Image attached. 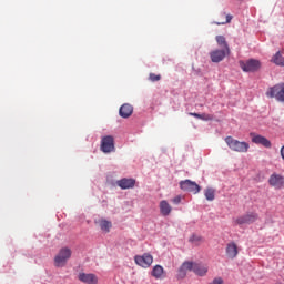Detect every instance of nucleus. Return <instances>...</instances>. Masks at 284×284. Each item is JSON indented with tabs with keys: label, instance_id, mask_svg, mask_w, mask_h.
<instances>
[{
	"label": "nucleus",
	"instance_id": "4468645a",
	"mask_svg": "<svg viewBox=\"0 0 284 284\" xmlns=\"http://www.w3.org/2000/svg\"><path fill=\"white\" fill-rule=\"evenodd\" d=\"M120 116H122V119H130V116H132V112H134V106H132L131 104H122L120 106Z\"/></svg>",
	"mask_w": 284,
	"mask_h": 284
},
{
	"label": "nucleus",
	"instance_id": "6ab92c4d",
	"mask_svg": "<svg viewBox=\"0 0 284 284\" xmlns=\"http://www.w3.org/2000/svg\"><path fill=\"white\" fill-rule=\"evenodd\" d=\"M217 45H220L221 48H224L223 50H225L227 52V54H230V45H227V41H225V37L223 36H217L215 38Z\"/></svg>",
	"mask_w": 284,
	"mask_h": 284
},
{
	"label": "nucleus",
	"instance_id": "f03ea898",
	"mask_svg": "<svg viewBox=\"0 0 284 284\" xmlns=\"http://www.w3.org/2000/svg\"><path fill=\"white\" fill-rule=\"evenodd\" d=\"M266 97L268 99H276L280 103H284V83L275 84L266 91Z\"/></svg>",
	"mask_w": 284,
	"mask_h": 284
},
{
	"label": "nucleus",
	"instance_id": "f257e3e1",
	"mask_svg": "<svg viewBox=\"0 0 284 284\" xmlns=\"http://www.w3.org/2000/svg\"><path fill=\"white\" fill-rule=\"evenodd\" d=\"M225 143L232 152L245 153L250 150V144L247 142H241L232 136H226Z\"/></svg>",
	"mask_w": 284,
	"mask_h": 284
},
{
	"label": "nucleus",
	"instance_id": "a211bd4d",
	"mask_svg": "<svg viewBox=\"0 0 284 284\" xmlns=\"http://www.w3.org/2000/svg\"><path fill=\"white\" fill-rule=\"evenodd\" d=\"M160 212L162 216H170L172 214V205L168 201L163 200L160 202Z\"/></svg>",
	"mask_w": 284,
	"mask_h": 284
},
{
	"label": "nucleus",
	"instance_id": "f3484780",
	"mask_svg": "<svg viewBox=\"0 0 284 284\" xmlns=\"http://www.w3.org/2000/svg\"><path fill=\"white\" fill-rule=\"evenodd\" d=\"M151 276L161 281L162 278H165V270L161 265H155L151 272Z\"/></svg>",
	"mask_w": 284,
	"mask_h": 284
},
{
	"label": "nucleus",
	"instance_id": "39448f33",
	"mask_svg": "<svg viewBox=\"0 0 284 284\" xmlns=\"http://www.w3.org/2000/svg\"><path fill=\"white\" fill-rule=\"evenodd\" d=\"M134 261L140 267L148 270L154 263V256L150 253H144L143 255H135Z\"/></svg>",
	"mask_w": 284,
	"mask_h": 284
},
{
	"label": "nucleus",
	"instance_id": "0eeeda50",
	"mask_svg": "<svg viewBox=\"0 0 284 284\" xmlns=\"http://www.w3.org/2000/svg\"><path fill=\"white\" fill-rule=\"evenodd\" d=\"M100 149L104 154H110V152H114V150H115L114 136H112V135L103 136L101 140Z\"/></svg>",
	"mask_w": 284,
	"mask_h": 284
},
{
	"label": "nucleus",
	"instance_id": "dca6fc26",
	"mask_svg": "<svg viewBox=\"0 0 284 284\" xmlns=\"http://www.w3.org/2000/svg\"><path fill=\"white\" fill-rule=\"evenodd\" d=\"M226 255L229 258H236L239 256V246L236 243L231 242L226 245Z\"/></svg>",
	"mask_w": 284,
	"mask_h": 284
},
{
	"label": "nucleus",
	"instance_id": "b1692460",
	"mask_svg": "<svg viewBox=\"0 0 284 284\" xmlns=\"http://www.w3.org/2000/svg\"><path fill=\"white\" fill-rule=\"evenodd\" d=\"M221 17H225V20L216 22V26H225V23H230L232 21V16L231 14H225V12H222Z\"/></svg>",
	"mask_w": 284,
	"mask_h": 284
},
{
	"label": "nucleus",
	"instance_id": "7ed1b4c3",
	"mask_svg": "<svg viewBox=\"0 0 284 284\" xmlns=\"http://www.w3.org/2000/svg\"><path fill=\"white\" fill-rule=\"evenodd\" d=\"M72 256V250L63 247L59 251L58 255L54 257L55 267H63L70 257Z\"/></svg>",
	"mask_w": 284,
	"mask_h": 284
},
{
	"label": "nucleus",
	"instance_id": "5701e85b",
	"mask_svg": "<svg viewBox=\"0 0 284 284\" xmlns=\"http://www.w3.org/2000/svg\"><path fill=\"white\" fill-rule=\"evenodd\" d=\"M190 243H193L194 245H201V243H203V237L201 235L193 234L190 237Z\"/></svg>",
	"mask_w": 284,
	"mask_h": 284
},
{
	"label": "nucleus",
	"instance_id": "9b49d317",
	"mask_svg": "<svg viewBox=\"0 0 284 284\" xmlns=\"http://www.w3.org/2000/svg\"><path fill=\"white\" fill-rule=\"evenodd\" d=\"M135 185L136 180L132 178H123L116 181V186L120 187L121 190H132Z\"/></svg>",
	"mask_w": 284,
	"mask_h": 284
},
{
	"label": "nucleus",
	"instance_id": "f8f14e48",
	"mask_svg": "<svg viewBox=\"0 0 284 284\" xmlns=\"http://www.w3.org/2000/svg\"><path fill=\"white\" fill-rule=\"evenodd\" d=\"M227 51H225L224 49L222 50H214L210 53V58L212 63H221V61H223V59H225V57H227Z\"/></svg>",
	"mask_w": 284,
	"mask_h": 284
},
{
	"label": "nucleus",
	"instance_id": "aec40b11",
	"mask_svg": "<svg viewBox=\"0 0 284 284\" xmlns=\"http://www.w3.org/2000/svg\"><path fill=\"white\" fill-rule=\"evenodd\" d=\"M99 226L102 230V232H110V230L112 229V222L108 220H100Z\"/></svg>",
	"mask_w": 284,
	"mask_h": 284
},
{
	"label": "nucleus",
	"instance_id": "393cba45",
	"mask_svg": "<svg viewBox=\"0 0 284 284\" xmlns=\"http://www.w3.org/2000/svg\"><path fill=\"white\" fill-rule=\"evenodd\" d=\"M181 266L186 272H194V262H184Z\"/></svg>",
	"mask_w": 284,
	"mask_h": 284
},
{
	"label": "nucleus",
	"instance_id": "7c9ffc66",
	"mask_svg": "<svg viewBox=\"0 0 284 284\" xmlns=\"http://www.w3.org/2000/svg\"><path fill=\"white\" fill-rule=\"evenodd\" d=\"M189 115L201 120V114L200 113H189Z\"/></svg>",
	"mask_w": 284,
	"mask_h": 284
},
{
	"label": "nucleus",
	"instance_id": "c85d7f7f",
	"mask_svg": "<svg viewBox=\"0 0 284 284\" xmlns=\"http://www.w3.org/2000/svg\"><path fill=\"white\" fill-rule=\"evenodd\" d=\"M210 284H223V277H215Z\"/></svg>",
	"mask_w": 284,
	"mask_h": 284
},
{
	"label": "nucleus",
	"instance_id": "c756f323",
	"mask_svg": "<svg viewBox=\"0 0 284 284\" xmlns=\"http://www.w3.org/2000/svg\"><path fill=\"white\" fill-rule=\"evenodd\" d=\"M172 201H173V203H175V205H179V203H181V196L178 195Z\"/></svg>",
	"mask_w": 284,
	"mask_h": 284
},
{
	"label": "nucleus",
	"instance_id": "1a4fd4ad",
	"mask_svg": "<svg viewBox=\"0 0 284 284\" xmlns=\"http://www.w3.org/2000/svg\"><path fill=\"white\" fill-rule=\"evenodd\" d=\"M268 184L271 187H275V190H282L284 185V176L277 173H273L268 179Z\"/></svg>",
	"mask_w": 284,
	"mask_h": 284
},
{
	"label": "nucleus",
	"instance_id": "a878e982",
	"mask_svg": "<svg viewBox=\"0 0 284 284\" xmlns=\"http://www.w3.org/2000/svg\"><path fill=\"white\" fill-rule=\"evenodd\" d=\"M201 121H214V115L207 114V113H202L200 116Z\"/></svg>",
	"mask_w": 284,
	"mask_h": 284
},
{
	"label": "nucleus",
	"instance_id": "20e7f679",
	"mask_svg": "<svg viewBox=\"0 0 284 284\" xmlns=\"http://www.w3.org/2000/svg\"><path fill=\"white\" fill-rule=\"evenodd\" d=\"M240 68H242L243 72H258L261 70V61L256 59L240 61Z\"/></svg>",
	"mask_w": 284,
	"mask_h": 284
},
{
	"label": "nucleus",
	"instance_id": "bb28decb",
	"mask_svg": "<svg viewBox=\"0 0 284 284\" xmlns=\"http://www.w3.org/2000/svg\"><path fill=\"white\" fill-rule=\"evenodd\" d=\"M149 79H150V81H152L153 83L156 82V81H161V74L150 73Z\"/></svg>",
	"mask_w": 284,
	"mask_h": 284
},
{
	"label": "nucleus",
	"instance_id": "2eb2a0df",
	"mask_svg": "<svg viewBox=\"0 0 284 284\" xmlns=\"http://www.w3.org/2000/svg\"><path fill=\"white\" fill-rule=\"evenodd\" d=\"M209 267L206 264L201 263H194L193 265V272L196 274V276H206L209 272Z\"/></svg>",
	"mask_w": 284,
	"mask_h": 284
},
{
	"label": "nucleus",
	"instance_id": "4be33fe9",
	"mask_svg": "<svg viewBox=\"0 0 284 284\" xmlns=\"http://www.w3.org/2000/svg\"><path fill=\"white\" fill-rule=\"evenodd\" d=\"M216 191L214 189H206L204 192V196L206 201H214Z\"/></svg>",
	"mask_w": 284,
	"mask_h": 284
},
{
	"label": "nucleus",
	"instance_id": "6e6552de",
	"mask_svg": "<svg viewBox=\"0 0 284 284\" xmlns=\"http://www.w3.org/2000/svg\"><path fill=\"white\" fill-rule=\"evenodd\" d=\"M258 220V214L256 213H246L237 219H235L236 225H250L252 223H256Z\"/></svg>",
	"mask_w": 284,
	"mask_h": 284
},
{
	"label": "nucleus",
	"instance_id": "ddd939ff",
	"mask_svg": "<svg viewBox=\"0 0 284 284\" xmlns=\"http://www.w3.org/2000/svg\"><path fill=\"white\" fill-rule=\"evenodd\" d=\"M79 281H81V283H85V284H97L99 283V278L97 277V275L92 274V273H80L79 274Z\"/></svg>",
	"mask_w": 284,
	"mask_h": 284
},
{
	"label": "nucleus",
	"instance_id": "cd10ccee",
	"mask_svg": "<svg viewBox=\"0 0 284 284\" xmlns=\"http://www.w3.org/2000/svg\"><path fill=\"white\" fill-rule=\"evenodd\" d=\"M187 276V271H184L183 266L179 268L178 278H185Z\"/></svg>",
	"mask_w": 284,
	"mask_h": 284
},
{
	"label": "nucleus",
	"instance_id": "423d86ee",
	"mask_svg": "<svg viewBox=\"0 0 284 284\" xmlns=\"http://www.w3.org/2000/svg\"><path fill=\"white\" fill-rule=\"evenodd\" d=\"M180 187L183 192H191L192 194H199V192H201V186L191 180L181 181Z\"/></svg>",
	"mask_w": 284,
	"mask_h": 284
},
{
	"label": "nucleus",
	"instance_id": "9d476101",
	"mask_svg": "<svg viewBox=\"0 0 284 284\" xmlns=\"http://www.w3.org/2000/svg\"><path fill=\"white\" fill-rule=\"evenodd\" d=\"M250 136L252 138V143H255V145H263V148H272V142L267 138L258 135L256 133H251Z\"/></svg>",
	"mask_w": 284,
	"mask_h": 284
},
{
	"label": "nucleus",
	"instance_id": "412c9836",
	"mask_svg": "<svg viewBox=\"0 0 284 284\" xmlns=\"http://www.w3.org/2000/svg\"><path fill=\"white\" fill-rule=\"evenodd\" d=\"M272 61H273V63H275V65H281L282 68H284V58L281 54V51L276 52V54L273 57Z\"/></svg>",
	"mask_w": 284,
	"mask_h": 284
}]
</instances>
